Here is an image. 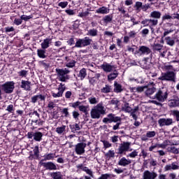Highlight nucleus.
I'll use <instances>...</instances> for the list:
<instances>
[{"instance_id": "obj_10", "label": "nucleus", "mask_w": 179, "mask_h": 179, "mask_svg": "<svg viewBox=\"0 0 179 179\" xmlns=\"http://www.w3.org/2000/svg\"><path fill=\"white\" fill-rule=\"evenodd\" d=\"M29 160H39L40 159V147L36 145L32 151H29Z\"/></svg>"}, {"instance_id": "obj_48", "label": "nucleus", "mask_w": 179, "mask_h": 179, "mask_svg": "<svg viewBox=\"0 0 179 179\" xmlns=\"http://www.w3.org/2000/svg\"><path fill=\"white\" fill-rule=\"evenodd\" d=\"M106 157H109V159H111V157H115V152H114V150H108V152L105 155Z\"/></svg>"}, {"instance_id": "obj_34", "label": "nucleus", "mask_w": 179, "mask_h": 179, "mask_svg": "<svg viewBox=\"0 0 179 179\" xmlns=\"http://www.w3.org/2000/svg\"><path fill=\"white\" fill-rule=\"evenodd\" d=\"M165 41L168 45H170L171 47H173L174 44H176V41L173 39V38L170 36H167L165 38Z\"/></svg>"}, {"instance_id": "obj_61", "label": "nucleus", "mask_w": 179, "mask_h": 179, "mask_svg": "<svg viewBox=\"0 0 179 179\" xmlns=\"http://www.w3.org/2000/svg\"><path fill=\"white\" fill-rule=\"evenodd\" d=\"M63 94H64L62 92H60L59 90V92L57 93H55V92H52V96L55 99H57V97H62Z\"/></svg>"}, {"instance_id": "obj_39", "label": "nucleus", "mask_w": 179, "mask_h": 179, "mask_svg": "<svg viewBox=\"0 0 179 179\" xmlns=\"http://www.w3.org/2000/svg\"><path fill=\"white\" fill-rule=\"evenodd\" d=\"M152 47L154 51H160L162 50V48H163V45H162V44L156 43H154Z\"/></svg>"}, {"instance_id": "obj_45", "label": "nucleus", "mask_w": 179, "mask_h": 179, "mask_svg": "<svg viewBox=\"0 0 179 179\" xmlns=\"http://www.w3.org/2000/svg\"><path fill=\"white\" fill-rule=\"evenodd\" d=\"M78 110L82 113H85V115H87V106L83 105L79 106Z\"/></svg>"}, {"instance_id": "obj_52", "label": "nucleus", "mask_w": 179, "mask_h": 179, "mask_svg": "<svg viewBox=\"0 0 179 179\" xmlns=\"http://www.w3.org/2000/svg\"><path fill=\"white\" fill-rule=\"evenodd\" d=\"M83 171H85L88 174V176H90L91 177H93V171H92L90 169H89L88 167L84 166L83 168Z\"/></svg>"}, {"instance_id": "obj_42", "label": "nucleus", "mask_w": 179, "mask_h": 179, "mask_svg": "<svg viewBox=\"0 0 179 179\" xmlns=\"http://www.w3.org/2000/svg\"><path fill=\"white\" fill-rule=\"evenodd\" d=\"M47 61L45 60H41L38 62V64L41 66H43V68H45V69H48V68H50V64L46 63Z\"/></svg>"}, {"instance_id": "obj_56", "label": "nucleus", "mask_w": 179, "mask_h": 179, "mask_svg": "<svg viewBox=\"0 0 179 179\" xmlns=\"http://www.w3.org/2000/svg\"><path fill=\"white\" fill-rule=\"evenodd\" d=\"M14 24H15V26H20V24H22V23H23V20H22V18H15L14 21H13Z\"/></svg>"}, {"instance_id": "obj_26", "label": "nucleus", "mask_w": 179, "mask_h": 179, "mask_svg": "<svg viewBox=\"0 0 179 179\" xmlns=\"http://www.w3.org/2000/svg\"><path fill=\"white\" fill-rule=\"evenodd\" d=\"M78 76L79 78H80L81 80H83V79H85V78L87 76L86 69L83 68L81 70H80L79 73L78 74Z\"/></svg>"}, {"instance_id": "obj_41", "label": "nucleus", "mask_w": 179, "mask_h": 179, "mask_svg": "<svg viewBox=\"0 0 179 179\" xmlns=\"http://www.w3.org/2000/svg\"><path fill=\"white\" fill-rule=\"evenodd\" d=\"M101 93H110L111 92V86L106 85L104 87L101 89Z\"/></svg>"}, {"instance_id": "obj_27", "label": "nucleus", "mask_w": 179, "mask_h": 179, "mask_svg": "<svg viewBox=\"0 0 179 179\" xmlns=\"http://www.w3.org/2000/svg\"><path fill=\"white\" fill-rule=\"evenodd\" d=\"M150 17H152L153 19H160V17H162V13H160V11L154 10L150 13Z\"/></svg>"}, {"instance_id": "obj_2", "label": "nucleus", "mask_w": 179, "mask_h": 179, "mask_svg": "<svg viewBox=\"0 0 179 179\" xmlns=\"http://www.w3.org/2000/svg\"><path fill=\"white\" fill-rule=\"evenodd\" d=\"M105 114L106 109L104 108L103 103H98L90 112L91 118H92V120H99L101 118V115H104Z\"/></svg>"}, {"instance_id": "obj_17", "label": "nucleus", "mask_w": 179, "mask_h": 179, "mask_svg": "<svg viewBox=\"0 0 179 179\" xmlns=\"http://www.w3.org/2000/svg\"><path fill=\"white\" fill-rule=\"evenodd\" d=\"M168 106L171 107V108L179 107V98L175 96L174 99L169 100Z\"/></svg>"}, {"instance_id": "obj_18", "label": "nucleus", "mask_w": 179, "mask_h": 179, "mask_svg": "<svg viewBox=\"0 0 179 179\" xmlns=\"http://www.w3.org/2000/svg\"><path fill=\"white\" fill-rule=\"evenodd\" d=\"M132 161L131 159H127L125 157H122L118 162V166H122V167H127V166L131 164Z\"/></svg>"}, {"instance_id": "obj_29", "label": "nucleus", "mask_w": 179, "mask_h": 179, "mask_svg": "<svg viewBox=\"0 0 179 179\" xmlns=\"http://www.w3.org/2000/svg\"><path fill=\"white\" fill-rule=\"evenodd\" d=\"M98 33L99 31L97 30V29L93 28L87 31V36H90L91 37H96L97 36Z\"/></svg>"}, {"instance_id": "obj_11", "label": "nucleus", "mask_w": 179, "mask_h": 179, "mask_svg": "<svg viewBox=\"0 0 179 179\" xmlns=\"http://www.w3.org/2000/svg\"><path fill=\"white\" fill-rule=\"evenodd\" d=\"M87 145V144H86L85 143H77L75 146V152H76V155H83L85 153V152H86V150L85 149L86 148Z\"/></svg>"}, {"instance_id": "obj_46", "label": "nucleus", "mask_w": 179, "mask_h": 179, "mask_svg": "<svg viewBox=\"0 0 179 179\" xmlns=\"http://www.w3.org/2000/svg\"><path fill=\"white\" fill-rule=\"evenodd\" d=\"M101 142L103 144L104 149H108V148H111V146H113V144L106 140H101Z\"/></svg>"}, {"instance_id": "obj_51", "label": "nucleus", "mask_w": 179, "mask_h": 179, "mask_svg": "<svg viewBox=\"0 0 179 179\" xmlns=\"http://www.w3.org/2000/svg\"><path fill=\"white\" fill-rule=\"evenodd\" d=\"M66 128V126L65 125H63L62 127H57L56 129V132L57 134H64Z\"/></svg>"}, {"instance_id": "obj_35", "label": "nucleus", "mask_w": 179, "mask_h": 179, "mask_svg": "<svg viewBox=\"0 0 179 179\" xmlns=\"http://www.w3.org/2000/svg\"><path fill=\"white\" fill-rule=\"evenodd\" d=\"M103 20L106 24H108V23H111L113 22V15H105L103 18Z\"/></svg>"}, {"instance_id": "obj_38", "label": "nucleus", "mask_w": 179, "mask_h": 179, "mask_svg": "<svg viewBox=\"0 0 179 179\" xmlns=\"http://www.w3.org/2000/svg\"><path fill=\"white\" fill-rule=\"evenodd\" d=\"M171 115H173V118H175L176 121H177V122H179V110H171Z\"/></svg>"}, {"instance_id": "obj_47", "label": "nucleus", "mask_w": 179, "mask_h": 179, "mask_svg": "<svg viewBox=\"0 0 179 179\" xmlns=\"http://www.w3.org/2000/svg\"><path fill=\"white\" fill-rule=\"evenodd\" d=\"M72 115H73V120H75L76 121H78V120H79V117H80V114L79 113V111L73 110L72 112Z\"/></svg>"}, {"instance_id": "obj_49", "label": "nucleus", "mask_w": 179, "mask_h": 179, "mask_svg": "<svg viewBox=\"0 0 179 179\" xmlns=\"http://www.w3.org/2000/svg\"><path fill=\"white\" fill-rule=\"evenodd\" d=\"M168 152L174 153L175 155H178V149L176 148V147H169Z\"/></svg>"}, {"instance_id": "obj_31", "label": "nucleus", "mask_w": 179, "mask_h": 179, "mask_svg": "<svg viewBox=\"0 0 179 179\" xmlns=\"http://www.w3.org/2000/svg\"><path fill=\"white\" fill-rule=\"evenodd\" d=\"M50 177L53 179H62V173L59 171L52 172L50 173Z\"/></svg>"}, {"instance_id": "obj_53", "label": "nucleus", "mask_w": 179, "mask_h": 179, "mask_svg": "<svg viewBox=\"0 0 179 179\" xmlns=\"http://www.w3.org/2000/svg\"><path fill=\"white\" fill-rule=\"evenodd\" d=\"M21 20H24V22H27L30 20V19H33V15H21Z\"/></svg>"}, {"instance_id": "obj_5", "label": "nucleus", "mask_w": 179, "mask_h": 179, "mask_svg": "<svg viewBox=\"0 0 179 179\" xmlns=\"http://www.w3.org/2000/svg\"><path fill=\"white\" fill-rule=\"evenodd\" d=\"M56 73L59 78V80L60 82H66V80H69V76L68 73H71V71L69 69L65 68V69H56Z\"/></svg>"}, {"instance_id": "obj_21", "label": "nucleus", "mask_w": 179, "mask_h": 179, "mask_svg": "<svg viewBox=\"0 0 179 179\" xmlns=\"http://www.w3.org/2000/svg\"><path fill=\"white\" fill-rule=\"evenodd\" d=\"M51 41H52V39L51 38H45L43 40V42L41 43V48L43 50H47V48H48V47H50V44H51Z\"/></svg>"}, {"instance_id": "obj_24", "label": "nucleus", "mask_w": 179, "mask_h": 179, "mask_svg": "<svg viewBox=\"0 0 179 179\" xmlns=\"http://www.w3.org/2000/svg\"><path fill=\"white\" fill-rule=\"evenodd\" d=\"M55 155L54 153L45 154L43 159L41 160L40 163H43V162H47V160H52Z\"/></svg>"}, {"instance_id": "obj_57", "label": "nucleus", "mask_w": 179, "mask_h": 179, "mask_svg": "<svg viewBox=\"0 0 179 179\" xmlns=\"http://www.w3.org/2000/svg\"><path fill=\"white\" fill-rule=\"evenodd\" d=\"M136 156H138V151H136V150H134L133 152L127 155V157H131L132 159H134Z\"/></svg>"}, {"instance_id": "obj_62", "label": "nucleus", "mask_w": 179, "mask_h": 179, "mask_svg": "<svg viewBox=\"0 0 179 179\" xmlns=\"http://www.w3.org/2000/svg\"><path fill=\"white\" fill-rule=\"evenodd\" d=\"M58 6L62 8V9L66 8L68 6V1H62L58 3Z\"/></svg>"}, {"instance_id": "obj_63", "label": "nucleus", "mask_w": 179, "mask_h": 179, "mask_svg": "<svg viewBox=\"0 0 179 179\" xmlns=\"http://www.w3.org/2000/svg\"><path fill=\"white\" fill-rule=\"evenodd\" d=\"M89 15H90V13H89V11H85V12L79 13L78 17H87V16H88Z\"/></svg>"}, {"instance_id": "obj_15", "label": "nucleus", "mask_w": 179, "mask_h": 179, "mask_svg": "<svg viewBox=\"0 0 179 179\" xmlns=\"http://www.w3.org/2000/svg\"><path fill=\"white\" fill-rule=\"evenodd\" d=\"M157 174L155 171H145L143 174V179H156Z\"/></svg>"}, {"instance_id": "obj_23", "label": "nucleus", "mask_w": 179, "mask_h": 179, "mask_svg": "<svg viewBox=\"0 0 179 179\" xmlns=\"http://www.w3.org/2000/svg\"><path fill=\"white\" fill-rule=\"evenodd\" d=\"M101 69L104 71V72H111L113 71V68H114V66L106 64H102L101 66Z\"/></svg>"}, {"instance_id": "obj_7", "label": "nucleus", "mask_w": 179, "mask_h": 179, "mask_svg": "<svg viewBox=\"0 0 179 179\" xmlns=\"http://www.w3.org/2000/svg\"><path fill=\"white\" fill-rule=\"evenodd\" d=\"M159 80H166L167 82H176V72L167 71L162 73V76L158 78Z\"/></svg>"}, {"instance_id": "obj_1", "label": "nucleus", "mask_w": 179, "mask_h": 179, "mask_svg": "<svg viewBox=\"0 0 179 179\" xmlns=\"http://www.w3.org/2000/svg\"><path fill=\"white\" fill-rule=\"evenodd\" d=\"M122 118L120 116H116L115 114L109 113L107 115L106 117H104L102 120L103 124H113L114 122L115 124L113 126V130L117 131L120 129V126L122 124Z\"/></svg>"}, {"instance_id": "obj_9", "label": "nucleus", "mask_w": 179, "mask_h": 179, "mask_svg": "<svg viewBox=\"0 0 179 179\" xmlns=\"http://www.w3.org/2000/svg\"><path fill=\"white\" fill-rule=\"evenodd\" d=\"M167 97H169V92H167V90H164V89L159 90L155 95V99L161 103L166 101V100H167Z\"/></svg>"}, {"instance_id": "obj_25", "label": "nucleus", "mask_w": 179, "mask_h": 179, "mask_svg": "<svg viewBox=\"0 0 179 179\" xmlns=\"http://www.w3.org/2000/svg\"><path fill=\"white\" fill-rule=\"evenodd\" d=\"M61 113L62 114L63 117H64V118H72L71 113H69V108H64L61 110Z\"/></svg>"}, {"instance_id": "obj_20", "label": "nucleus", "mask_w": 179, "mask_h": 179, "mask_svg": "<svg viewBox=\"0 0 179 179\" xmlns=\"http://www.w3.org/2000/svg\"><path fill=\"white\" fill-rule=\"evenodd\" d=\"M36 52L38 58H41L42 59H45L48 57L45 49H38Z\"/></svg>"}, {"instance_id": "obj_4", "label": "nucleus", "mask_w": 179, "mask_h": 179, "mask_svg": "<svg viewBox=\"0 0 179 179\" xmlns=\"http://www.w3.org/2000/svg\"><path fill=\"white\" fill-rule=\"evenodd\" d=\"M92 42L93 40L87 36L83 38H76V45L73 47V48H83L84 47L90 45Z\"/></svg>"}, {"instance_id": "obj_64", "label": "nucleus", "mask_w": 179, "mask_h": 179, "mask_svg": "<svg viewBox=\"0 0 179 179\" xmlns=\"http://www.w3.org/2000/svg\"><path fill=\"white\" fill-rule=\"evenodd\" d=\"M108 178H110V174L104 173V174H101V176L97 179H108Z\"/></svg>"}, {"instance_id": "obj_59", "label": "nucleus", "mask_w": 179, "mask_h": 179, "mask_svg": "<svg viewBox=\"0 0 179 179\" xmlns=\"http://www.w3.org/2000/svg\"><path fill=\"white\" fill-rule=\"evenodd\" d=\"M146 136L147 138H155V136H156V131H148L146 133Z\"/></svg>"}, {"instance_id": "obj_13", "label": "nucleus", "mask_w": 179, "mask_h": 179, "mask_svg": "<svg viewBox=\"0 0 179 179\" xmlns=\"http://www.w3.org/2000/svg\"><path fill=\"white\" fill-rule=\"evenodd\" d=\"M159 127H169L173 124V119L171 118H160L158 120Z\"/></svg>"}, {"instance_id": "obj_40", "label": "nucleus", "mask_w": 179, "mask_h": 179, "mask_svg": "<svg viewBox=\"0 0 179 179\" xmlns=\"http://www.w3.org/2000/svg\"><path fill=\"white\" fill-rule=\"evenodd\" d=\"M70 129H71L72 132L75 131H80V127L79 126V124L76 123L74 124H70Z\"/></svg>"}, {"instance_id": "obj_28", "label": "nucleus", "mask_w": 179, "mask_h": 179, "mask_svg": "<svg viewBox=\"0 0 179 179\" xmlns=\"http://www.w3.org/2000/svg\"><path fill=\"white\" fill-rule=\"evenodd\" d=\"M110 12V10L106 6H102L96 10V13H101V15H106Z\"/></svg>"}, {"instance_id": "obj_14", "label": "nucleus", "mask_w": 179, "mask_h": 179, "mask_svg": "<svg viewBox=\"0 0 179 179\" xmlns=\"http://www.w3.org/2000/svg\"><path fill=\"white\" fill-rule=\"evenodd\" d=\"M41 166H43L45 170H57V165L52 162H42L40 163Z\"/></svg>"}, {"instance_id": "obj_30", "label": "nucleus", "mask_w": 179, "mask_h": 179, "mask_svg": "<svg viewBox=\"0 0 179 179\" xmlns=\"http://www.w3.org/2000/svg\"><path fill=\"white\" fill-rule=\"evenodd\" d=\"M156 92V87L151 86L150 87H147V90H145V95L146 96H152L153 93Z\"/></svg>"}, {"instance_id": "obj_58", "label": "nucleus", "mask_w": 179, "mask_h": 179, "mask_svg": "<svg viewBox=\"0 0 179 179\" xmlns=\"http://www.w3.org/2000/svg\"><path fill=\"white\" fill-rule=\"evenodd\" d=\"M71 107H73V108H78V107H79V106H80V104H82V103L79 101H77L74 103H69Z\"/></svg>"}, {"instance_id": "obj_60", "label": "nucleus", "mask_w": 179, "mask_h": 179, "mask_svg": "<svg viewBox=\"0 0 179 179\" xmlns=\"http://www.w3.org/2000/svg\"><path fill=\"white\" fill-rule=\"evenodd\" d=\"M68 45L72 47V45H76V42H75V39L73 38H71L67 41Z\"/></svg>"}, {"instance_id": "obj_22", "label": "nucleus", "mask_w": 179, "mask_h": 179, "mask_svg": "<svg viewBox=\"0 0 179 179\" xmlns=\"http://www.w3.org/2000/svg\"><path fill=\"white\" fill-rule=\"evenodd\" d=\"M122 111L124 113H131L132 111V108L129 106V103L124 101V104L122 106Z\"/></svg>"}, {"instance_id": "obj_36", "label": "nucleus", "mask_w": 179, "mask_h": 179, "mask_svg": "<svg viewBox=\"0 0 179 179\" xmlns=\"http://www.w3.org/2000/svg\"><path fill=\"white\" fill-rule=\"evenodd\" d=\"M118 76V71L115 70L113 73L108 76V80H114Z\"/></svg>"}, {"instance_id": "obj_33", "label": "nucleus", "mask_w": 179, "mask_h": 179, "mask_svg": "<svg viewBox=\"0 0 179 179\" xmlns=\"http://www.w3.org/2000/svg\"><path fill=\"white\" fill-rule=\"evenodd\" d=\"M142 5L143 3L141 1H136V3L134 6V8L137 12V13H139L142 9Z\"/></svg>"}, {"instance_id": "obj_43", "label": "nucleus", "mask_w": 179, "mask_h": 179, "mask_svg": "<svg viewBox=\"0 0 179 179\" xmlns=\"http://www.w3.org/2000/svg\"><path fill=\"white\" fill-rule=\"evenodd\" d=\"M32 122H34L35 124H36V125H38V127H41L43 125H44V120H42L40 117L36 119V120H32Z\"/></svg>"}, {"instance_id": "obj_44", "label": "nucleus", "mask_w": 179, "mask_h": 179, "mask_svg": "<svg viewBox=\"0 0 179 179\" xmlns=\"http://www.w3.org/2000/svg\"><path fill=\"white\" fill-rule=\"evenodd\" d=\"M76 64V61L72 59V60H69V62L66 64V66L67 68H73Z\"/></svg>"}, {"instance_id": "obj_19", "label": "nucleus", "mask_w": 179, "mask_h": 179, "mask_svg": "<svg viewBox=\"0 0 179 179\" xmlns=\"http://www.w3.org/2000/svg\"><path fill=\"white\" fill-rule=\"evenodd\" d=\"M114 86V89H113V92L115 93H122V92H124V88H122V85L120 83H118L117 81L114 82L113 84Z\"/></svg>"}, {"instance_id": "obj_54", "label": "nucleus", "mask_w": 179, "mask_h": 179, "mask_svg": "<svg viewBox=\"0 0 179 179\" xmlns=\"http://www.w3.org/2000/svg\"><path fill=\"white\" fill-rule=\"evenodd\" d=\"M148 9H150V4H142L141 10H143V12H148Z\"/></svg>"}, {"instance_id": "obj_12", "label": "nucleus", "mask_w": 179, "mask_h": 179, "mask_svg": "<svg viewBox=\"0 0 179 179\" xmlns=\"http://www.w3.org/2000/svg\"><path fill=\"white\" fill-rule=\"evenodd\" d=\"M136 52L140 55H149V54H150L151 58L152 57V50H150L148 46H145V45L139 46V48L138 50H136Z\"/></svg>"}, {"instance_id": "obj_55", "label": "nucleus", "mask_w": 179, "mask_h": 179, "mask_svg": "<svg viewBox=\"0 0 179 179\" xmlns=\"http://www.w3.org/2000/svg\"><path fill=\"white\" fill-rule=\"evenodd\" d=\"M119 103H120V101L117 99V98H113L110 101V104H112V106H115L116 107H118Z\"/></svg>"}, {"instance_id": "obj_3", "label": "nucleus", "mask_w": 179, "mask_h": 179, "mask_svg": "<svg viewBox=\"0 0 179 179\" xmlns=\"http://www.w3.org/2000/svg\"><path fill=\"white\" fill-rule=\"evenodd\" d=\"M13 90H15V82L13 81H7L0 85V100H2V92L6 94H11Z\"/></svg>"}, {"instance_id": "obj_16", "label": "nucleus", "mask_w": 179, "mask_h": 179, "mask_svg": "<svg viewBox=\"0 0 179 179\" xmlns=\"http://www.w3.org/2000/svg\"><path fill=\"white\" fill-rule=\"evenodd\" d=\"M20 87H21V89H23L24 90L30 92V90H31V82H30L29 80H22Z\"/></svg>"}, {"instance_id": "obj_8", "label": "nucleus", "mask_w": 179, "mask_h": 179, "mask_svg": "<svg viewBox=\"0 0 179 179\" xmlns=\"http://www.w3.org/2000/svg\"><path fill=\"white\" fill-rule=\"evenodd\" d=\"M44 134L41 131H29L27 134V139H34L35 142H41Z\"/></svg>"}, {"instance_id": "obj_50", "label": "nucleus", "mask_w": 179, "mask_h": 179, "mask_svg": "<svg viewBox=\"0 0 179 179\" xmlns=\"http://www.w3.org/2000/svg\"><path fill=\"white\" fill-rule=\"evenodd\" d=\"M6 110L11 114H13L15 113V108L13 107V104H10L7 106Z\"/></svg>"}, {"instance_id": "obj_37", "label": "nucleus", "mask_w": 179, "mask_h": 179, "mask_svg": "<svg viewBox=\"0 0 179 179\" xmlns=\"http://www.w3.org/2000/svg\"><path fill=\"white\" fill-rule=\"evenodd\" d=\"M88 101L90 104H97L99 103V99L94 96H91L88 98Z\"/></svg>"}, {"instance_id": "obj_6", "label": "nucleus", "mask_w": 179, "mask_h": 179, "mask_svg": "<svg viewBox=\"0 0 179 179\" xmlns=\"http://www.w3.org/2000/svg\"><path fill=\"white\" fill-rule=\"evenodd\" d=\"M130 148L131 143L124 141L119 145L116 153L120 156H125V155H127V152H132V149H130Z\"/></svg>"}, {"instance_id": "obj_32", "label": "nucleus", "mask_w": 179, "mask_h": 179, "mask_svg": "<svg viewBox=\"0 0 179 179\" xmlns=\"http://www.w3.org/2000/svg\"><path fill=\"white\" fill-rule=\"evenodd\" d=\"M139 110V107L136 106L134 108H131V111L130 112V114L132 117V118L136 121V120H138V116L136 115V114H135V113H136V111H138Z\"/></svg>"}]
</instances>
